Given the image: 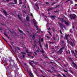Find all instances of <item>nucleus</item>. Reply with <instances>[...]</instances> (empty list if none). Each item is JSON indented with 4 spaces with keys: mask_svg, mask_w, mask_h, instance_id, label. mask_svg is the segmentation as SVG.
I'll use <instances>...</instances> for the list:
<instances>
[{
    "mask_svg": "<svg viewBox=\"0 0 77 77\" xmlns=\"http://www.w3.org/2000/svg\"><path fill=\"white\" fill-rule=\"evenodd\" d=\"M60 5H57L56 7H55L54 8H50L49 7L48 9V11L49 12V11H51V10H53V9H54L55 8H59V7L60 6Z\"/></svg>",
    "mask_w": 77,
    "mask_h": 77,
    "instance_id": "1",
    "label": "nucleus"
},
{
    "mask_svg": "<svg viewBox=\"0 0 77 77\" xmlns=\"http://www.w3.org/2000/svg\"><path fill=\"white\" fill-rule=\"evenodd\" d=\"M70 18L71 20H72V19H75V18L77 17L76 15H75V14H71L70 15Z\"/></svg>",
    "mask_w": 77,
    "mask_h": 77,
    "instance_id": "2",
    "label": "nucleus"
},
{
    "mask_svg": "<svg viewBox=\"0 0 77 77\" xmlns=\"http://www.w3.org/2000/svg\"><path fill=\"white\" fill-rule=\"evenodd\" d=\"M64 48H65V46H63V47L61 48H60V50L58 51V53H59L60 54H62V53L63 51L62 50L63 49H64Z\"/></svg>",
    "mask_w": 77,
    "mask_h": 77,
    "instance_id": "3",
    "label": "nucleus"
},
{
    "mask_svg": "<svg viewBox=\"0 0 77 77\" xmlns=\"http://www.w3.org/2000/svg\"><path fill=\"white\" fill-rule=\"evenodd\" d=\"M70 36V35L69 34H66L65 35V37L66 40L67 41V42H68V38Z\"/></svg>",
    "mask_w": 77,
    "mask_h": 77,
    "instance_id": "4",
    "label": "nucleus"
},
{
    "mask_svg": "<svg viewBox=\"0 0 77 77\" xmlns=\"http://www.w3.org/2000/svg\"><path fill=\"white\" fill-rule=\"evenodd\" d=\"M50 17L51 18H52V20H55V17H56V16L54 15H51L50 16Z\"/></svg>",
    "mask_w": 77,
    "mask_h": 77,
    "instance_id": "5",
    "label": "nucleus"
},
{
    "mask_svg": "<svg viewBox=\"0 0 77 77\" xmlns=\"http://www.w3.org/2000/svg\"><path fill=\"white\" fill-rule=\"evenodd\" d=\"M72 64H73V65H74L75 68L76 69H77V66L76 64H75V63L74 62H72Z\"/></svg>",
    "mask_w": 77,
    "mask_h": 77,
    "instance_id": "6",
    "label": "nucleus"
},
{
    "mask_svg": "<svg viewBox=\"0 0 77 77\" xmlns=\"http://www.w3.org/2000/svg\"><path fill=\"white\" fill-rule=\"evenodd\" d=\"M17 17H18L20 21H21L23 23V21H22V19H21V18L20 16L19 15V14H18L17 15Z\"/></svg>",
    "mask_w": 77,
    "mask_h": 77,
    "instance_id": "7",
    "label": "nucleus"
},
{
    "mask_svg": "<svg viewBox=\"0 0 77 77\" xmlns=\"http://www.w3.org/2000/svg\"><path fill=\"white\" fill-rule=\"evenodd\" d=\"M27 56H30L29 57H28V58H30V57L32 58V59H33V58H34V57L33 56H32L29 54H27Z\"/></svg>",
    "mask_w": 77,
    "mask_h": 77,
    "instance_id": "8",
    "label": "nucleus"
},
{
    "mask_svg": "<svg viewBox=\"0 0 77 77\" xmlns=\"http://www.w3.org/2000/svg\"><path fill=\"white\" fill-rule=\"evenodd\" d=\"M26 19L27 21H30V20H29V19H30V17H29L27 16L26 18Z\"/></svg>",
    "mask_w": 77,
    "mask_h": 77,
    "instance_id": "9",
    "label": "nucleus"
},
{
    "mask_svg": "<svg viewBox=\"0 0 77 77\" xmlns=\"http://www.w3.org/2000/svg\"><path fill=\"white\" fill-rule=\"evenodd\" d=\"M64 23L65 24H66V25L67 26H68L69 25V23L68 22L66 21H65Z\"/></svg>",
    "mask_w": 77,
    "mask_h": 77,
    "instance_id": "10",
    "label": "nucleus"
},
{
    "mask_svg": "<svg viewBox=\"0 0 77 77\" xmlns=\"http://www.w3.org/2000/svg\"><path fill=\"white\" fill-rule=\"evenodd\" d=\"M3 11V12L4 13V14H5V16L8 15V13H6V11L5 10H4Z\"/></svg>",
    "mask_w": 77,
    "mask_h": 77,
    "instance_id": "11",
    "label": "nucleus"
},
{
    "mask_svg": "<svg viewBox=\"0 0 77 77\" xmlns=\"http://www.w3.org/2000/svg\"><path fill=\"white\" fill-rule=\"evenodd\" d=\"M29 75H30V77H34V76H33V74H32V72H29Z\"/></svg>",
    "mask_w": 77,
    "mask_h": 77,
    "instance_id": "12",
    "label": "nucleus"
},
{
    "mask_svg": "<svg viewBox=\"0 0 77 77\" xmlns=\"http://www.w3.org/2000/svg\"><path fill=\"white\" fill-rule=\"evenodd\" d=\"M33 23L34 24V26H36V25H37L36 21H33Z\"/></svg>",
    "mask_w": 77,
    "mask_h": 77,
    "instance_id": "13",
    "label": "nucleus"
},
{
    "mask_svg": "<svg viewBox=\"0 0 77 77\" xmlns=\"http://www.w3.org/2000/svg\"><path fill=\"white\" fill-rule=\"evenodd\" d=\"M3 34H4V35H5L6 36H7V37L8 39H9V37L8 36V35L6 34L5 32H4L3 33Z\"/></svg>",
    "mask_w": 77,
    "mask_h": 77,
    "instance_id": "14",
    "label": "nucleus"
},
{
    "mask_svg": "<svg viewBox=\"0 0 77 77\" xmlns=\"http://www.w3.org/2000/svg\"><path fill=\"white\" fill-rule=\"evenodd\" d=\"M8 29L9 30V32H11V33H12V34H13V33H15V32H14V31H13V32L11 31V29H9V28H8Z\"/></svg>",
    "mask_w": 77,
    "mask_h": 77,
    "instance_id": "15",
    "label": "nucleus"
},
{
    "mask_svg": "<svg viewBox=\"0 0 77 77\" xmlns=\"http://www.w3.org/2000/svg\"><path fill=\"white\" fill-rule=\"evenodd\" d=\"M45 47L47 49H48V44H46V45H45Z\"/></svg>",
    "mask_w": 77,
    "mask_h": 77,
    "instance_id": "16",
    "label": "nucleus"
},
{
    "mask_svg": "<svg viewBox=\"0 0 77 77\" xmlns=\"http://www.w3.org/2000/svg\"><path fill=\"white\" fill-rule=\"evenodd\" d=\"M50 3L52 4V5H51V6H52V5H55V4H56V3H57V2H51Z\"/></svg>",
    "mask_w": 77,
    "mask_h": 77,
    "instance_id": "17",
    "label": "nucleus"
},
{
    "mask_svg": "<svg viewBox=\"0 0 77 77\" xmlns=\"http://www.w3.org/2000/svg\"><path fill=\"white\" fill-rule=\"evenodd\" d=\"M40 52L42 53H44L43 48H42V50L40 51Z\"/></svg>",
    "mask_w": 77,
    "mask_h": 77,
    "instance_id": "18",
    "label": "nucleus"
},
{
    "mask_svg": "<svg viewBox=\"0 0 77 77\" xmlns=\"http://www.w3.org/2000/svg\"><path fill=\"white\" fill-rule=\"evenodd\" d=\"M61 21V23H63V22H65V20H64L63 18H62Z\"/></svg>",
    "mask_w": 77,
    "mask_h": 77,
    "instance_id": "19",
    "label": "nucleus"
},
{
    "mask_svg": "<svg viewBox=\"0 0 77 77\" xmlns=\"http://www.w3.org/2000/svg\"><path fill=\"white\" fill-rule=\"evenodd\" d=\"M58 24L60 26H63V25L61 23H58Z\"/></svg>",
    "mask_w": 77,
    "mask_h": 77,
    "instance_id": "20",
    "label": "nucleus"
},
{
    "mask_svg": "<svg viewBox=\"0 0 77 77\" xmlns=\"http://www.w3.org/2000/svg\"><path fill=\"white\" fill-rule=\"evenodd\" d=\"M55 76H56V77H61V75L60 74H59L57 75H55Z\"/></svg>",
    "mask_w": 77,
    "mask_h": 77,
    "instance_id": "21",
    "label": "nucleus"
},
{
    "mask_svg": "<svg viewBox=\"0 0 77 77\" xmlns=\"http://www.w3.org/2000/svg\"><path fill=\"white\" fill-rule=\"evenodd\" d=\"M14 2H15V3H14L15 5H17V0H14Z\"/></svg>",
    "mask_w": 77,
    "mask_h": 77,
    "instance_id": "22",
    "label": "nucleus"
},
{
    "mask_svg": "<svg viewBox=\"0 0 77 77\" xmlns=\"http://www.w3.org/2000/svg\"><path fill=\"white\" fill-rule=\"evenodd\" d=\"M32 37L33 39H35V35H33L32 36Z\"/></svg>",
    "mask_w": 77,
    "mask_h": 77,
    "instance_id": "23",
    "label": "nucleus"
},
{
    "mask_svg": "<svg viewBox=\"0 0 77 77\" xmlns=\"http://www.w3.org/2000/svg\"><path fill=\"white\" fill-rule=\"evenodd\" d=\"M70 45L72 46V47H73V43H72V42H71L70 43Z\"/></svg>",
    "mask_w": 77,
    "mask_h": 77,
    "instance_id": "24",
    "label": "nucleus"
},
{
    "mask_svg": "<svg viewBox=\"0 0 77 77\" xmlns=\"http://www.w3.org/2000/svg\"><path fill=\"white\" fill-rule=\"evenodd\" d=\"M18 30L21 33H23V31H21L19 29H18Z\"/></svg>",
    "mask_w": 77,
    "mask_h": 77,
    "instance_id": "25",
    "label": "nucleus"
},
{
    "mask_svg": "<svg viewBox=\"0 0 77 77\" xmlns=\"http://www.w3.org/2000/svg\"><path fill=\"white\" fill-rule=\"evenodd\" d=\"M26 52L28 54H29V51H28V49H26Z\"/></svg>",
    "mask_w": 77,
    "mask_h": 77,
    "instance_id": "26",
    "label": "nucleus"
},
{
    "mask_svg": "<svg viewBox=\"0 0 77 77\" xmlns=\"http://www.w3.org/2000/svg\"><path fill=\"white\" fill-rule=\"evenodd\" d=\"M29 64L31 65V66H33V65L32 64V63H31V62H29Z\"/></svg>",
    "mask_w": 77,
    "mask_h": 77,
    "instance_id": "27",
    "label": "nucleus"
},
{
    "mask_svg": "<svg viewBox=\"0 0 77 77\" xmlns=\"http://www.w3.org/2000/svg\"><path fill=\"white\" fill-rule=\"evenodd\" d=\"M34 65H38V62H35L34 63Z\"/></svg>",
    "mask_w": 77,
    "mask_h": 77,
    "instance_id": "28",
    "label": "nucleus"
},
{
    "mask_svg": "<svg viewBox=\"0 0 77 77\" xmlns=\"http://www.w3.org/2000/svg\"><path fill=\"white\" fill-rule=\"evenodd\" d=\"M70 60L71 62H72H72H73V60H72V59L70 58Z\"/></svg>",
    "mask_w": 77,
    "mask_h": 77,
    "instance_id": "29",
    "label": "nucleus"
},
{
    "mask_svg": "<svg viewBox=\"0 0 77 77\" xmlns=\"http://www.w3.org/2000/svg\"><path fill=\"white\" fill-rule=\"evenodd\" d=\"M41 42H44V39L43 38H42L41 39Z\"/></svg>",
    "mask_w": 77,
    "mask_h": 77,
    "instance_id": "30",
    "label": "nucleus"
},
{
    "mask_svg": "<svg viewBox=\"0 0 77 77\" xmlns=\"http://www.w3.org/2000/svg\"><path fill=\"white\" fill-rule=\"evenodd\" d=\"M63 71L64 72H68V71L66 70L65 69H63Z\"/></svg>",
    "mask_w": 77,
    "mask_h": 77,
    "instance_id": "31",
    "label": "nucleus"
},
{
    "mask_svg": "<svg viewBox=\"0 0 77 77\" xmlns=\"http://www.w3.org/2000/svg\"><path fill=\"white\" fill-rule=\"evenodd\" d=\"M60 34H61V35H63V33H62V31L61 30H60Z\"/></svg>",
    "mask_w": 77,
    "mask_h": 77,
    "instance_id": "32",
    "label": "nucleus"
},
{
    "mask_svg": "<svg viewBox=\"0 0 77 77\" xmlns=\"http://www.w3.org/2000/svg\"><path fill=\"white\" fill-rule=\"evenodd\" d=\"M1 24L2 25V26H6V24L4 23H1Z\"/></svg>",
    "mask_w": 77,
    "mask_h": 77,
    "instance_id": "33",
    "label": "nucleus"
},
{
    "mask_svg": "<svg viewBox=\"0 0 77 77\" xmlns=\"http://www.w3.org/2000/svg\"><path fill=\"white\" fill-rule=\"evenodd\" d=\"M46 38H48V39H50V37L48 36H47Z\"/></svg>",
    "mask_w": 77,
    "mask_h": 77,
    "instance_id": "34",
    "label": "nucleus"
},
{
    "mask_svg": "<svg viewBox=\"0 0 77 77\" xmlns=\"http://www.w3.org/2000/svg\"><path fill=\"white\" fill-rule=\"evenodd\" d=\"M70 72H71V73H72V74H73L74 73V72H72V70H70Z\"/></svg>",
    "mask_w": 77,
    "mask_h": 77,
    "instance_id": "35",
    "label": "nucleus"
},
{
    "mask_svg": "<svg viewBox=\"0 0 77 77\" xmlns=\"http://www.w3.org/2000/svg\"><path fill=\"white\" fill-rule=\"evenodd\" d=\"M45 3L46 4V5H49V3L47 2H45Z\"/></svg>",
    "mask_w": 77,
    "mask_h": 77,
    "instance_id": "36",
    "label": "nucleus"
},
{
    "mask_svg": "<svg viewBox=\"0 0 77 77\" xmlns=\"http://www.w3.org/2000/svg\"><path fill=\"white\" fill-rule=\"evenodd\" d=\"M36 27V28L37 29V30H38V26L36 25V26H35Z\"/></svg>",
    "mask_w": 77,
    "mask_h": 77,
    "instance_id": "37",
    "label": "nucleus"
},
{
    "mask_svg": "<svg viewBox=\"0 0 77 77\" xmlns=\"http://www.w3.org/2000/svg\"><path fill=\"white\" fill-rule=\"evenodd\" d=\"M22 56L23 59H24V58H25V56L24 55H22Z\"/></svg>",
    "mask_w": 77,
    "mask_h": 77,
    "instance_id": "38",
    "label": "nucleus"
},
{
    "mask_svg": "<svg viewBox=\"0 0 77 77\" xmlns=\"http://www.w3.org/2000/svg\"><path fill=\"white\" fill-rule=\"evenodd\" d=\"M71 53H74V54H75L74 53V51L73 50H72V51H71Z\"/></svg>",
    "mask_w": 77,
    "mask_h": 77,
    "instance_id": "39",
    "label": "nucleus"
},
{
    "mask_svg": "<svg viewBox=\"0 0 77 77\" xmlns=\"http://www.w3.org/2000/svg\"><path fill=\"white\" fill-rule=\"evenodd\" d=\"M63 75L64 77H66V75H65L64 74H63Z\"/></svg>",
    "mask_w": 77,
    "mask_h": 77,
    "instance_id": "40",
    "label": "nucleus"
},
{
    "mask_svg": "<svg viewBox=\"0 0 77 77\" xmlns=\"http://www.w3.org/2000/svg\"><path fill=\"white\" fill-rule=\"evenodd\" d=\"M21 53H22V54H26V53H25L24 52H21Z\"/></svg>",
    "mask_w": 77,
    "mask_h": 77,
    "instance_id": "41",
    "label": "nucleus"
},
{
    "mask_svg": "<svg viewBox=\"0 0 77 77\" xmlns=\"http://www.w3.org/2000/svg\"><path fill=\"white\" fill-rule=\"evenodd\" d=\"M48 33H49V34H50V35L51 36V32H49Z\"/></svg>",
    "mask_w": 77,
    "mask_h": 77,
    "instance_id": "42",
    "label": "nucleus"
},
{
    "mask_svg": "<svg viewBox=\"0 0 77 77\" xmlns=\"http://www.w3.org/2000/svg\"><path fill=\"white\" fill-rule=\"evenodd\" d=\"M69 3L70 4H72V1H70Z\"/></svg>",
    "mask_w": 77,
    "mask_h": 77,
    "instance_id": "43",
    "label": "nucleus"
},
{
    "mask_svg": "<svg viewBox=\"0 0 77 77\" xmlns=\"http://www.w3.org/2000/svg\"><path fill=\"white\" fill-rule=\"evenodd\" d=\"M34 54H35V55H37L38 54H37V53H36V52H34Z\"/></svg>",
    "mask_w": 77,
    "mask_h": 77,
    "instance_id": "44",
    "label": "nucleus"
},
{
    "mask_svg": "<svg viewBox=\"0 0 77 77\" xmlns=\"http://www.w3.org/2000/svg\"><path fill=\"white\" fill-rule=\"evenodd\" d=\"M40 46L41 47V48H42V46L41 44H40Z\"/></svg>",
    "mask_w": 77,
    "mask_h": 77,
    "instance_id": "45",
    "label": "nucleus"
},
{
    "mask_svg": "<svg viewBox=\"0 0 77 77\" xmlns=\"http://www.w3.org/2000/svg\"><path fill=\"white\" fill-rule=\"evenodd\" d=\"M53 39L54 40H55V39H56V38L54 37H53Z\"/></svg>",
    "mask_w": 77,
    "mask_h": 77,
    "instance_id": "46",
    "label": "nucleus"
},
{
    "mask_svg": "<svg viewBox=\"0 0 77 77\" xmlns=\"http://www.w3.org/2000/svg\"><path fill=\"white\" fill-rule=\"evenodd\" d=\"M69 32L71 33H72V29H71L69 30Z\"/></svg>",
    "mask_w": 77,
    "mask_h": 77,
    "instance_id": "47",
    "label": "nucleus"
},
{
    "mask_svg": "<svg viewBox=\"0 0 77 77\" xmlns=\"http://www.w3.org/2000/svg\"><path fill=\"white\" fill-rule=\"evenodd\" d=\"M11 44L12 45H13V44H14V42H11Z\"/></svg>",
    "mask_w": 77,
    "mask_h": 77,
    "instance_id": "48",
    "label": "nucleus"
},
{
    "mask_svg": "<svg viewBox=\"0 0 77 77\" xmlns=\"http://www.w3.org/2000/svg\"><path fill=\"white\" fill-rule=\"evenodd\" d=\"M74 54L75 55V57H76V58H77V56H76V55H75V54Z\"/></svg>",
    "mask_w": 77,
    "mask_h": 77,
    "instance_id": "49",
    "label": "nucleus"
},
{
    "mask_svg": "<svg viewBox=\"0 0 77 77\" xmlns=\"http://www.w3.org/2000/svg\"><path fill=\"white\" fill-rule=\"evenodd\" d=\"M69 1H70V0H67V1H66V3H67V2H69Z\"/></svg>",
    "mask_w": 77,
    "mask_h": 77,
    "instance_id": "50",
    "label": "nucleus"
},
{
    "mask_svg": "<svg viewBox=\"0 0 77 77\" xmlns=\"http://www.w3.org/2000/svg\"><path fill=\"white\" fill-rule=\"evenodd\" d=\"M54 42H51V44H54Z\"/></svg>",
    "mask_w": 77,
    "mask_h": 77,
    "instance_id": "51",
    "label": "nucleus"
},
{
    "mask_svg": "<svg viewBox=\"0 0 77 77\" xmlns=\"http://www.w3.org/2000/svg\"><path fill=\"white\" fill-rule=\"evenodd\" d=\"M66 54H68V51H66Z\"/></svg>",
    "mask_w": 77,
    "mask_h": 77,
    "instance_id": "52",
    "label": "nucleus"
},
{
    "mask_svg": "<svg viewBox=\"0 0 77 77\" xmlns=\"http://www.w3.org/2000/svg\"><path fill=\"white\" fill-rule=\"evenodd\" d=\"M35 5V6H36V7H38V5L37 4H36Z\"/></svg>",
    "mask_w": 77,
    "mask_h": 77,
    "instance_id": "53",
    "label": "nucleus"
},
{
    "mask_svg": "<svg viewBox=\"0 0 77 77\" xmlns=\"http://www.w3.org/2000/svg\"><path fill=\"white\" fill-rule=\"evenodd\" d=\"M38 43L39 44H41V42L40 41H38Z\"/></svg>",
    "mask_w": 77,
    "mask_h": 77,
    "instance_id": "54",
    "label": "nucleus"
},
{
    "mask_svg": "<svg viewBox=\"0 0 77 77\" xmlns=\"http://www.w3.org/2000/svg\"><path fill=\"white\" fill-rule=\"evenodd\" d=\"M17 49H18V50H20V48H19V47H17Z\"/></svg>",
    "mask_w": 77,
    "mask_h": 77,
    "instance_id": "55",
    "label": "nucleus"
},
{
    "mask_svg": "<svg viewBox=\"0 0 77 77\" xmlns=\"http://www.w3.org/2000/svg\"><path fill=\"white\" fill-rule=\"evenodd\" d=\"M30 62H33V63H34V61H30Z\"/></svg>",
    "mask_w": 77,
    "mask_h": 77,
    "instance_id": "56",
    "label": "nucleus"
},
{
    "mask_svg": "<svg viewBox=\"0 0 77 77\" xmlns=\"http://www.w3.org/2000/svg\"><path fill=\"white\" fill-rule=\"evenodd\" d=\"M2 53V49H0V53Z\"/></svg>",
    "mask_w": 77,
    "mask_h": 77,
    "instance_id": "57",
    "label": "nucleus"
},
{
    "mask_svg": "<svg viewBox=\"0 0 77 77\" xmlns=\"http://www.w3.org/2000/svg\"><path fill=\"white\" fill-rule=\"evenodd\" d=\"M68 51L69 54H71L70 53V51H69V50H68Z\"/></svg>",
    "mask_w": 77,
    "mask_h": 77,
    "instance_id": "58",
    "label": "nucleus"
},
{
    "mask_svg": "<svg viewBox=\"0 0 77 77\" xmlns=\"http://www.w3.org/2000/svg\"><path fill=\"white\" fill-rule=\"evenodd\" d=\"M9 46L10 47V48H12V46L11 45H9Z\"/></svg>",
    "mask_w": 77,
    "mask_h": 77,
    "instance_id": "59",
    "label": "nucleus"
},
{
    "mask_svg": "<svg viewBox=\"0 0 77 77\" xmlns=\"http://www.w3.org/2000/svg\"><path fill=\"white\" fill-rule=\"evenodd\" d=\"M40 71H41V72H43V71L41 70H40Z\"/></svg>",
    "mask_w": 77,
    "mask_h": 77,
    "instance_id": "60",
    "label": "nucleus"
},
{
    "mask_svg": "<svg viewBox=\"0 0 77 77\" xmlns=\"http://www.w3.org/2000/svg\"><path fill=\"white\" fill-rule=\"evenodd\" d=\"M75 52H76V53H77V50H75Z\"/></svg>",
    "mask_w": 77,
    "mask_h": 77,
    "instance_id": "61",
    "label": "nucleus"
},
{
    "mask_svg": "<svg viewBox=\"0 0 77 77\" xmlns=\"http://www.w3.org/2000/svg\"><path fill=\"white\" fill-rule=\"evenodd\" d=\"M50 28H49L48 29V30H50Z\"/></svg>",
    "mask_w": 77,
    "mask_h": 77,
    "instance_id": "62",
    "label": "nucleus"
},
{
    "mask_svg": "<svg viewBox=\"0 0 77 77\" xmlns=\"http://www.w3.org/2000/svg\"><path fill=\"white\" fill-rule=\"evenodd\" d=\"M58 11H54V12H58Z\"/></svg>",
    "mask_w": 77,
    "mask_h": 77,
    "instance_id": "63",
    "label": "nucleus"
},
{
    "mask_svg": "<svg viewBox=\"0 0 77 77\" xmlns=\"http://www.w3.org/2000/svg\"><path fill=\"white\" fill-rule=\"evenodd\" d=\"M0 30H2V28H0Z\"/></svg>",
    "mask_w": 77,
    "mask_h": 77,
    "instance_id": "64",
    "label": "nucleus"
}]
</instances>
